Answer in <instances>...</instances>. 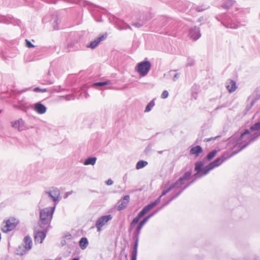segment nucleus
I'll return each instance as SVG.
<instances>
[{"instance_id":"obj_27","label":"nucleus","mask_w":260,"mask_h":260,"mask_svg":"<svg viewBox=\"0 0 260 260\" xmlns=\"http://www.w3.org/2000/svg\"><path fill=\"white\" fill-rule=\"evenodd\" d=\"M155 106V99L152 100L146 106L144 112H149Z\"/></svg>"},{"instance_id":"obj_40","label":"nucleus","mask_w":260,"mask_h":260,"mask_svg":"<svg viewBox=\"0 0 260 260\" xmlns=\"http://www.w3.org/2000/svg\"><path fill=\"white\" fill-rule=\"evenodd\" d=\"M168 95H169L168 91L167 90H164L162 91V93L161 95V98L162 99H166V98H168Z\"/></svg>"},{"instance_id":"obj_9","label":"nucleus","mask_w":260,"mask_h":260,"mask_svg":"<svg viewBox=\"0 0 260 260\" xmlns=\"http://www.w3.org/2000/svg\"><path fill=\"white\" fill-rule=\"evenodd\" d=\"M151 64L149 61H144L138 63L137 71L141 76H146L151 69Z\"/></svg>"},{"instance_id":"obj_39","label":"nucleus","mask_w":260,"mask_h":260,"mask_svg":"<svg viewBox=\"0 0 260 260\" xmlns=\"http://www.w3.org/2000/svg\"><path fill=\"white\" fill-rule=\"evenodd\" d=\"M202 152V149L201 146L196 145V157L199 155V154Z\"/></svg>"},{"instance_id":"obj_11","label":"nucleus","mask_w":260,"mask_h":260,"mask_svg":"<svg viewBox=\"0 0 260 260\" xmlns=\"http://www.w3.org/2000/svg\"><path fill=\"white\" fill-rule=\"evenodd\" d=\"M11 126L19 132H22L28 128V126L25 123V121L21 118L17 120L10 122Z\"/></svg>"},{"instance_id":"obj_5","label":"nucleus","mask_w":260,"mask_h":260,"mask_svg":"<svg viewBox=\"0 0 260 260\" xmlns=\"http://www.w3.org/2000/svg\"><path fill=\"white\" fill-rule=\"evenodd\" d=\"M215 18L218 21H220L221 24L226 28L236 29L238 27L236 23L232 19L231 16L228 14H222L217 15Z\"/></svg>"},{"instance_id":"obj_26","label":"nucleus","mask_w":260,"mask_h":260,"mask_svg":"<svg viewBox=\"0 0 260 260\" xmlns=\"http://www.w3.org/2000/svg\"><path fill=\"white\" fill-rule=\"evenodd\" d=\"M29 250H26L25 247L22 245H19L18 248L17 249V253L18 255H24Z\"/></svg>"},{"instance_id":"obj_16","label":"nucleus","mask_w":260,"mask_h":260,"mask_svg":"<svg viewBox=\"0 0 260 260\" xmlns=\"http://www.w3.org/2000/svg\"><path fill=\"white\" fill-rule=\"evenodd\" d=\"M107 37V34L102 35L101 36L96 38L94 40L91 41V42L87 44L86 47L91 49L95 48L99 44V43L105 40Z\"/></svg>"},{"instance_id":"obj_43","label":"nucleus","mask_w":260,"mask_h":260,"mask_svg":"<svg viewBox=\"0 0 260 260\" xmlns=\"http://www.w3.org/2000/svg\"><path fill=\"white\" fill-rule=\"evenodd\" d=\"M179 78V74L176 73L173 78V80L174 81H176Z\"/></svg>"},{"instance_id":"obj_3","label":"nucleus","mask_w":260,"mask_h":260,"mask_svg":"<svg viewBox=\"0 0 260 260\" xmlns=\"http://www.w3.org/2000/svg\"><path fill=\"white\" fill-rule=\"evenodd\" d=\"M190 176V172L186 173L184 175L181 177L179 180L177 181L174 184L171 185L167 189H164L162 192L161 195L157 199L145 206L142 209V211L146 214L148 211L153 208L160 202L161 196H165L168 192L174 189V188L181 187V185L184 184L186 180L189 178Z\"/></svg>"},{"instance_id":"obj_19","label":"nucleus","mask_w":260,"mask_h":260,"mask_svg":"<svg viewBox=\"0 0 260 260\" xmlns=\"http://www.w3.org/2000/svg\"><path fill=\"white\" fill-rule=\"evenodd\" d=\"M226 88L230 92L235 91L237 87L236 82L232 79H228L226 82Z\"/></svg>"},{"instance_id":"obj_54","label":"nucleus","mask_w":260,"mask_h":260,"mask_svg":"<svg viewBox=\"0 0 260 260\" xmlns=\"http://www.w3.org/2000/svg\"><path fill=\"white\" fill-rule=\"evenodd\" d=\"M53 81H49V84H53Z\"/></svg>"},{"instance_id":"obj_2","label":"nucleus","mask_w":260,"mask_h":260,"mask_svg":"<svg viewBox=\"0 0 260 260\" xmlns=\"http://www.w3.org/2000/svg\"><path fill=\"white\" fill-rule=\"evenodd\" d=\"M234 155L235 154L233 153V151L232 152H225L221 156L216 158L214 161L205 167H204V160L196 162V179L207 175L211 170L219 166Z\"/></svg>"},{"instance_id":"obj_18","label":"nucleus","mask_w":260,"mask_h":260,"mask_svg":"<svg viewBox=\"0 0 260 260\" xmlns=\"http://www.w3.org/2000/svg\"><path fill=\"white\" fill-rule=\"evenodd\" d=\"M145 214L141 210L137 215V216L135 217L131 223H130V225L129 227V232H131L132 231V230L134 229V228L136 224L138 222L139 220L143 217Z\"/></svg>"},{"instance_id":"obj_48","label":"nucleus","mask_w":260,"mask_h":260,"mask_svg":"<svg viewBox=\"0 0 260 260\" xmlns=\"http://www.w3.org/2000/svg\"><path fill=\"white\" fill-rule=\"evenodd\" d=\"M66 244H67V242H66V240L63 239V240H61V245L62 246H64V245H65Z\"/></svg>"},{"instance_id":"obj_6","label":"nucleus","mask_w":260,"mask_h":260,"mask_svg":"<svg viewBox=\"0 0 260 260\" xmlns=\"http://www.w3.org/2000/svg\"><path fill=\"white\" fill-rule=\"evenodd\" d=\"M19 223V220L11 217L4 220L1 224V231L4 233H8L16 228Z\"/></svg>"},{"instance_id":"obj_23","label":"nucleus","mask_w":260,"mask_h":260,"mask_svg":"<svg viewBox=\"0 0 260 260\" xmlns=\"http://www.w3.org/2000/svg\"><path fill=\"white\" fill-rule=\"evenodd\" d=\"M88 244V241L86 238H82L79 241V245L82 249H85Z\"/></svg>"},{"instance_id":"obj_12","label":"nucleus","mask_w":260,"mask_h":260,"mask_svg":"<svg viewBox=\"0 0 260 260\" xmlns=\"http://www.w3.org/2000/svg\"><path fill=\"white\" fill-rule=\"evenodd\" d=\"M112 218V216L110 214L100 217L95 222V226L98 232H100L102 230V228L111 220Z\"/></svg>"},{"instance_id":"obj_55","label":"nucleus","mask_w":260,"mask_h":260,"mask_svg":"<svg viewBox=\"0 0 260 260\" xmlns=\"http://www.w3.org/2000/svg\"><path fill=\"white\" fill-rule=\"evenodd\" d=\"M213 139V138H210V139H208V140H207V141H209L210 140H211V139Z\"/></svg>"},{"instance_id":"obj_51","label":"nucleus","mask_w":260,"mask_h":260,"mask_svg":"<svg viewBox=\"0 0 260 260\" xmlns=\"http://www.w3.org/2000/svg\"><path fill=\"white\" fill-rule=\"evenodd\" d=\"M71 260H79V258L78 257H75Z\"/></svg>"},{"instance_id":"obj_29","label":"nucleus","mask_w":260,"mask_h":260,"mask_svg":"<svg viewBox=\"0 0 260 260\" xmlns=\"http://www.w3.org/2000/svg\"><path fill=\"white\" fill-rule=\"evenodd\" d=\"M217 151L216 150H212L206 156L205 159L206 160H211L217 154Z\"/></svg>"},{"instance_id":"obj_1","label":"nucleus","mask_w":260,"mask_h":260,"mask_svg":"<svg viewBox=\"0 0 260 260\" xmlns=\"http://www.w3.org/2000/svg\"><path fill=\"white\" fill-rule=\"evenodd\" d=\"M260 137V122L255 123L250 129H246L242 133H237L230 138L229 147L236 154L246 147L251 143Z\"/></svg>"},{"instance_id":"obj_53","label":"nucleus","mask_w":260,"mask_h":260,"mask_svg":"<svg viewBox=\"0 0 260 260\" xmlns=\"http://www.w3.org/2000/svg\"><path fill=\"white\" fill-rule=\"evenodd\" d=\"M162 152H163V151H158V153L159 154H161V153H162Z\"/></svg>"},{"instance_id":"obj_15","label":"nucleus","mask_w":260,"mask_h":260,"mask_svg":"<svg viewBox=\"0 0 260 260\" xmlns=\"http://www.w3.org/2000/svg\"><path fill=\"white\" fill-rule=\"evenodd\" d=\"M43 231H39L36 233L35 236V242H40L42 243L46 237V233L49 230L48 228H42Z\"/></svg>"},{"instance_id":"obj_13","label":"nucleus","mask_w":260,"mask_h":260,"mask_svg":"<svg viewBox=\"0 0 260 260\" xmlns=\"http://www.w3.org/2000/svg\"><path fill=\"white\" fill-rule=\"evenodd\" d=\"M162 208H159L158 209L155 210L151 214L145 216L139 223L138 225L137 226L136 230L140 231L141 232V230L144 225V224L148 221V220L153 216L155 214H156L160 209Z\"/></svg>"},{"instance_id":"obj_24","label":"nucleus","mask_w":260,"mask_h":260,"mask_svg":"<svg viewBox=\"0 0 260 260\" xmlns=\"http://www.w3.org/2000/svg\"><path fill=\"white\" fill-rule=\"evenodd\" d=\"M18 104L20 107V110L24 112H26L29 109V107L27 105V104L23 100L19 101Z\"/></svg>"},{"instance_id":"obj_38","label":"nucleus","mask_w":260,"mask_h":260,"mask_svg":"<svg viewBox=\"0 0 260 260\" xmlns=\"http://www.w3.org/2000/svg\"><path fill=\"white\" fill-rule=\"evenodd\" d=\"M194 64V60L193 59L188 58V61L186 64V66H192Z\"/></svg>"},{"instance_id":"obj_36","label":"nucleus","mask_w":260,"mask_h":260,"mask_svg":"<svg viewBox=\"0 0 260 260\" xmlns=\"http://www.w3.org/2000/svg\"><path fill=\"white\" fill-rule=\"evenodd\" d=\"M202 7H204V8H201V7L200 6H198V7H196V11H198V12H202L206 9H207L209 7V6H202Z\"/></svg>"},{"instance_id":"obj_41","label":"nucleus","mask_w":260,"mask_h":260,"mask_svg":"<svg viewBox=\"0 0 260 260\" xmlns=\"http://www.w3.org/2000/svg\"><path fill=\"white\" fill-rule=\"evenodd\" d=\"M143 25H144V23H141V22H135L133 24V26H134L136 27H138V28L141 27Z\"/></svg>"},{"instance_id":"obj_28","label":"nucleus","mask_w":260,"mask_h":260,"mask_svg":"<svg viewBox=\"0 0 260 260\" xmlns=\"http://www.w3.org/2000/svg\"><path fill=\"white\" fill-rule=\"evenodd\" d=\"M148 165V162L145 160H139L136 164V168L137 170L142 169Z\"/></svg>"},{"instance_id":"obj_7","label":"nucleus","mask_w":260,"mask_h":260,"mask_svg":"<svg viewBox=\"0 0 260 260\" xmlns=\"http://www.w3.org/2000/svg\"><path fill=\"white\" fill-rule=\"evenodd\" d=\"M190 172V176L189 178L186 180L185 182V183L184 184H183L181 185V187H178V188H174V189H179V190H178L175 194H174L171 198L167 200L166 202H165V203L163 204L162 206L160 207V208H163L166 206L168 205L173 200L176 199L177 197H178L181 193L187 187L191 182H192V181H191L190 183H188V182L190 180L191 178V172L190 171H187V172ZM187 173V172H186ZM186 173V172L184 174V175Z\"/></svg>"},{"instance_id":"obj_46","label":"nucleus","mask_w":260,"mask_h":260,"mask_svg":"<svg viewBox=\"0 0 260 260\" xmlns=\"http://www.w3.org/2000/svg\"><path fill=\"white\" fill-rule=\"evenodd\" d=\"M190 153L191 154H195V147H192V148L190 149Z\"/></svg>"},{"instance_id":"obj_57","label":"nucleus","mask_w":260,"mask_h":260,"mask_svg":"<svg viewBox=\"0 0 260 260\" xmlns=\"http://www.w3.org/2000/svg\"><path fill=\"white\" fill-rule=\"evenodd\" d=\"M2 112V110H0V113H1Z\"/></svg>"},{"instance_id":"obj_21","label":"nucleus","mask_w":260,"mask_h":260,"mask_svg":"<svg viewBox=\"0 0 260 260\" xmlns=\"http://www.w3.org/2000/svg\"><path fill=\"white\" fill-rule=\"evenodd\" d=\"M139 242L134 241L133 249L131 253V260H136L137 256L138 247Z\"/></svg>"},{"instance_id":"obj_44","label":"nucleus","mask_w":260,"mask_h":260,"mask_svg":"<svg viewBox=\"0 0 260 260\" xmlns=\"http://www.w3.org/2000/svg\"><path fill=\"white\" fill-rule=\"evenodd\" d=\"M201 36V34L200 32V30H198L196 29V40L199 39Z\"/></svg>"},{"instance_id":"obj_20","label":"nucleus","mask_w":260,"mask_h":260,"mask_svg":"<svg viewBox=\"0 0 260 260\" xmlns=\"http://www.w3.org/2000/svg\"><path fill=\"white\" fill-rule=\"evenodd\" d=\"M23 242L24 244L21 245L25 247L26 250H30L32 245L31 238L28 236H25Z\"/></svg>"},{"instance_id":"obj_22","label":"nucleus","mask_w":260,"mask_h":260,"mask_svg":"<svg viewBox=\"0 0 260 260\" xmlns=\"http://www.w3.org/2000/svg\"><path fill=\"white\" fill-rule=\"evenodd\" d=\"M235 1L234 0H223L221 7L225 9H229L233 6Z\"/></svg>"},{"instance_id":"obj_58","label":"nucleus","mask_w":260,"mask_h":260,"mask_svg":"<svg viewBox=\"0 0 260 260\" xmlns=\"http://www.w3.org/2000/svg\"><path fill=\"white\" fill-rule=\"evenodd\" d=\"M193 92H192V95L193 96Z\"/></svg>"},{"instance_id":"obj_31","label":"nucleus","mask_w":260,"mask_h":260,"mask_svg":"<svg viewBox=\"0 0 260 260\" xmlns=\"http://www.w3.org/2000/svg\"><path fill=\"white\" fill-rule=\"evenodd\" d=\"M141 232L140 231H137L136 230H135L133 234V239H134V241H137L139 242V235Z\"/></svg>"},{"instance_id":"obj_10","label":"nucleus","mask_w":260,"mask_h":260,"mask_svg":"<svg viewBox=\"0 0 260 260\" xmlns=\"http://www.w3.org/2000/svg\"><path fill=\"white\" fill-rule=\"evenodd\" d=\"M45 193L47 194L54 202V206L59 202L60 197V191L59 189L55 187H52L50 190H45Z\"/></svg>"},{"instance_id":"obj_37","label":"nucleus","mask_w":260,"mask_h":260,"mask_svg":"<svg viewBox=\"0 0 260 260\" xmlns=\"http://www.w3.org/2000/svg\"><path fill=\"white\" fill-rule=\"evenodd\" d=\"M34 91L35 92H45L47 91V89L45 88L41 89L39 87H35L34 89Z\"/></svg>"},{"instance_id":"obj_42","label":"nucleus","mask_w":260,"mask_h":260,"mask_svg":"<svg viewBox=\"0 0 260 260\" xmlns=\"http://www.w3.org/2000/svg\"><path fill=\"white\" fill-rule=\"evenodd\" d=\"M106 184L107 185H111L113 184V181L111 179H109L108 180L106 181Z\"/></svg>"},{"instance_id":"obj_49","label":"nucleus","mask_w":260,"mask_h":260,"mask_svg":"<svg viewBox=\"0 0 260 260\" xmlns=\"http://www.w3.org/2000/svg\"><path fill=\"white\" fill-rule=\"evenodd\" d=\"M13 106L15 109H20V107L19 105H14Z\"/></svg>"},{"instance_id":"obj_52","label":"nucleus","mask_w":260,"mask_h":260,"mask_svg":"<svg viewBox=\"0 0 260 260\" xmlns=\"http://www.w3.org/2000/svg\"><path fill=\"white\" fill-rule=\"evenodd\" d=\"M203 19V17H200V18L198 19V21H201Z\"/></svg>"},{"instance_id":"obj_33","label":"nucleus","mask_w":260,"mask_h":260,"mask_svg":"<svg viewBox=\"0 0 260 260\" xmlns=\"http://www.w3.org/2000/svg\"><path fill=\"white\" fill-rule=\"evenodd\" d=\"M118 28L120 30H122V29H131V27L128 24H127L125 23H122L121 25H120L118 26Z\"/></svg>"},{"instance_id":"obj_56","label":"nucleus","mask_w":260,"mask_h":260,"mask_svg":"<svg viewBox=\"0 0 260 260\" xmlns=\"http://www.w3.org/2000/svg\"><path fill=\"white\" fill-rule=\"evenodd\" d=\"M254 104V102H252L251 103V106Z\"/></svg>"},{"instance_id":"obj_47","label":"nucleus","mask_w":260,"mask_h":260,"mask_svg":"<svg viewBox=\"0 0 260 260\" xmlns=\"http://www.w3.org/2000/svg\"><path fill=\"white\" fill-rule=\"evenodd\" d=\"M72 193V191H68L67 192L64 196V198H67L69 195L71 194Z\"/></svg>"},{"instance_id":"obj_17","label":"nucleus","mask_w":260,"mask_h":260,"mask_svg":"<svg viewBox=\"0 0 260 260\" xmlns=\"http://www.w3.org/2000/svg\"><path fill=\"white\" fill-rule=\"evenodd\" d=\"M34 110L39 114H43L47 111L46 107L41 102L35 103L33 106Z\"/></svg>"},{"instance_id":"obj_35","label":"nucleus","mask_w":260,"mask_h":260,"mask_svg":"<svg viewBox=\"0 0 260 260\" xmlns=\"http://www.w3.org/2000/svg\"><path fill=\"white\" fill-rule=\"evenodd\" d=\"M25 41V46L28 48H31L35 47V46L28 40L26 39Z\"/></svg>"},{"instance_id":"obj_45","label":"nucleus","mask_w":260,"mask_h":260,"mask_svg":"<svg viewBox=\"0 0 260 260\" xmlns=\"http://www.w3.org/2000/svg\"><path fill=\"white\" fill-rule=\"evenodd\" d=\"M64 1L69 3H78L79 2L78 0H64Z\"/></svg>"},{"instance_id":"obj_25","label":"nucleus","mask_w":260,"mask_h":260,"mask_svg":"<svg viewBox=\"0 0 260 260\" xmlns=\"http://www.w3.org/2000/svg\"><path fill=\"white\" fill-rule=\"evenodd\" d=\"M96 160V158L95 157H88L84 162V165H94Z\"/></svg>"},{"instance_id":"obj_30","label":"nucleus","mask_w":260,"mask_h":260,"mask_svg":"<svg viewBox=\"0 0 260 260\" xmlns=\"http://www.w3.org/2000/svg\"><path fill=\"white\" fill-rule=\"evenodd\" d=\"M111 83L110 81H103V82H95L93 84V85L94 86H103L107 85H109Z\"/></svg>"},{"instance_id":"obj_14","label":"nucleus","mask_w":260,"mask_h":260,"mask_svg":"<svg viewBox=\"0 0 260 260\" xmlns=\"http://www.w3.org/2000/svg\"><path fill=\"white\" fill-rule=\"evenodd\" d=\"M129 196L126 195L117 203V209L118 211H121L124 209L127 206L129 202Z\"/></svg>"},{"instance_id":"obj_4","label":"nucleus","mask_w":260,"mask_h":260,"mask_svg":"<svg viewBox=\"0 0 260 260\" xmlns=\"http://www.w3.org/2000/svg\"><path fill=\"white\" fill-rule=\"evenodd\" d=\"M55 206L40 210L39 225L41 228H50Z\"/></svg>"},{"instance_id":"obj_34","label":"nucleus","mask_w":260,"mask_h":260,"mask_svg":"<svg viewBox=\"0 0 260 260\" xmlns=\"http://www.w3.org/2000/svg\"><path fill=\"white\" fill-rule=\"evenodd\" d=\"M189 36L193 41L195 40V30L193 28H191L189 30Z\"/></svg>"},{"instance_id":"obj_32","label":"nucleus","mask_w":260,"mask_h":260,"mask_svg":"<svg viewBox=\"0 0 260 260\" xmlns=\"http://www.w3.org/2000/svg\"><path fill=\"white\" fill-rule=\"evenodd\" d=\"M11 22V18L5 16L0 17V23H9Z\"/></svg>"},{"instance_id":"obj_50","label":"nucleus","mask_w":260,"mask_h":260,"mask_svg":"<svg viewBox=\"0 0 260 260\" xmlns=\"http://www.w3.org/2000/svg\"><path fill=\"white\" fill-rule=\"evenodd\" d=\"M71 237H72V236L71 234H69V235L66 236V237L68 238L69 239H71Z\"/></svg>"},{"instance_id":"obj_8","label":"nucleus","mask_w":260,"mask_h":260,"mask_svg":"<svg viewBox=\"0 0 260 260\" xmlns=\"http://www.w3.org/2000/svg\"><path fill=\"white\" fill-rule=\"evenodd\" d=\"M190 172V176L189 178L186 180L185 182V183L184 184H183L181 185V187H178V188H174V189H179V190H178L175 194H174L171 198L167 200L166 202H165V203L163 204L162 206L160 207V208H163L166 206L168 205L173 200L176 199L177 197H178L181 193L187 187L191 182H192V181H191L190 183H188V182L190 180L191 178V172L190 171H187V172ZM187 173V172H186ZM186 173V172L184 174V175Z\"/></svg>"}]
</instances>
